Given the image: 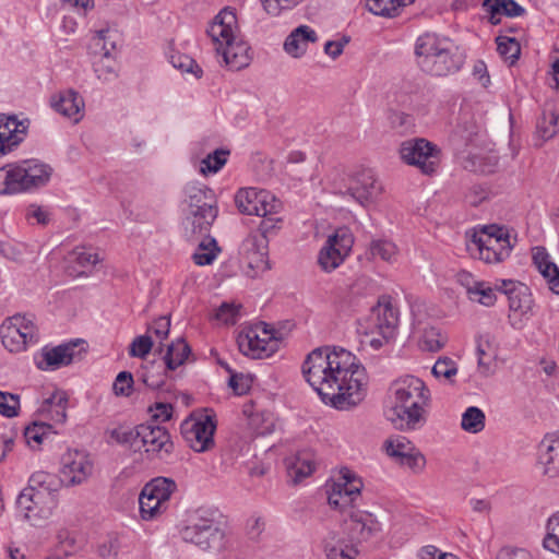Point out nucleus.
<instances>
[{
    "instance_id": "nucleus-52",
    "label": "nucleus",
    "mask_w": 559,
    "mask_h": 559,
    "mask_svg": "<svg viewBox=\"0 0 559 559\" xmlns=\"http://www.w3.org/2000/svg\"><path fill=\"white\" fill-rule=\"evenodd\" d=\"M468 297L484 306H492L496 301L493 288L484 282L474 283L473 287H468Z\"/></svg>"
},
{
    "instance_id": "nucleus-47",
    "label": "nucleus",
    "mask_w": 559,
    "mask_h": 559,
    "mask_svg": "<svg viewBox=\"0 0 559 559\" xmlns=\"http://www.w3.org/2000/svg\"><path fill=\"white\" fill-rule=\"evenodd\" d=\"M248 427L258 436H265L274 430V420L270 413L255 412L248 416Z\"/></svg>"
},
{
    "instance_id": "nucleus-8",
    "label": "nucleus",
    "mask_w": 559,
    "mask_h": 559,
    "mask_svg": "<svg viewBox=\"0 0 559 559\" xmlns=\"http://www.w3.org/2000/svg\"><path fill=\"white\" fill-rule=\"evenodd\" d=\"M382 191L371 169H359L333 183V192L366 206Z\"/></svg>"
},
{
    "instance_id": "nucleus-12",
    "label": "nucleus",
    "mask_w": 559,
    "mask_h": 559,
    "mask_svg": "<svg viewBox=\"0 0 559 559\" xmlns=\"http://www.w3.org/2000/svg\"><path fill=\"white\" fill-rule=\"evenodd\" d=\"M57 504V496H43L31 489H23L16 499L20 514L34 526H40L50 519Z\"/></svg>"
},
{
    "instance_id": "nucleus-5",
    "label": "nucleus",
    "mask_w": 559,
    "mask_h": 559,
    "mask_svg": "<svg viewBox=\"0 0 559 559\" xmlns=\"http://www.w3.org/2000/svg\"><path fill=\"white\" fill-rule=\"evenodd\" d=\"M415 51L420 68L431 75H448L457 71L463 63L462 57L452 51V44L435 34L420 36Z\"/></svg>"
},
{
    "instance_id": "nucleus-36",
    "label": "nucleus",
    "mask_w": 559,
    "mask_h": 559,
    "mask_svg": "<svg viewBox=\"0 0 559 559\" xmlns=\"http://www.w3.org/2000/svg\"><path fill=\"white\" fill-rule=\"evenodd\" d=\"M26 127L14 116H0V138L16 147L22 141Z\"/></svg>"
},
{
    "instance_id": "nucleus-19",
    "label": "nucleus",
    "mask_w": 559,
    "mask_h": 559,
    "mask_svg": "<svg viewBox=\"0 0 559 559\" xmlns=\"http://www.w3.org/2000/svg\"><path fill=\"white\" fill-rule=\"evenodd\" d=\"M144 450L159 459H164L171 453L174 443L166 428L152 425H139L138 451Z\"/></svg>"
},
{
    "instance_id": "nucleus-16",
    "label": "nucleus",
    "mask_w": 559,
    "mask_h": 559,
    "mask_svg": "<svg viewBox=\"0 0 559 559\" xmlns=\"http://www.w3.org/2000/svg\"><path fill=\"white\" fill-rule=\"evenodd\" d=\"M369 325L365 334L378 333L384 340L392 338L399 324V310L390 296H381L378 304L372 307L369 316Z\"/></svg>"
},
{
    "instance_id": "nucleus-17",
    "label": "nucleus",
    "mask_w": 559,
    "mask_h": 559,
    "mask_svg": "<svg viewBox=\"0 0 559 559\" xmlns=\"http://www.w3.org/2000/svg\"><path fill=\"white\" fill-rule=\"evenodd\" d=\"M235 203L242 214L257 216L277 214L281 207L274 195L254 188L240 189L235 195Z\"/></svg>"
},
{
    "instance_id": "nucleus-6",
    "label": "nucleus",
    "mask_w": 559,
    "mask_h": 559,
    "mask_svg": "<svg viewBox=\"0 0 559 559\" xmlns=\"http://www.w3.org/2000/svg\"><path fill=\"white\" fill-rule=\"evenodd\" d=\"M51 168L36 159L8 164L0 168V194H16L45 186Z\"/></svg>"
},
{
    "instance_id": "nucleus-11",
    "label": "nucleus",
    "mask_w": 559,
    "mask_h": 559,
    "mask_svg": "<svg viewBox=\"0 0 559 559\" xmlns=\"http://www.w3.org/2000/svg\"><path fill=\"white\" fill-rule=\"evenodd\" d=\"M354 241L355 237L348 227L336 228L319 252L318 262L321 269L325 272L337 269L352 252Z\"/></svg>"
},
{
    "instance_id": "nucleus-41",
    "label": "nucleus",
    "mask_w": 559,
    "mask_h": 559,
    "mask_svg": "<svg viewBox=\"0 0 559 559\" xmlns=\"http://www.w3.org/2000/svg\"><path fill=\"white\" fill-rule=\"evenodd\" d=\"M322 543L328 559H352L337 532L330 531Z\"/></svg>"
},
{
    "instance_id": "nucleus-45",
    "label": "nucleus",
    "mask_w": 559,
    "mask_h": 559,
    "mask_svg": "<svg viewBox=\"0 0 559 559\" xmlns=\"http://www.w3.org/2000/svg\"><path fill=\"white\" fill-rule=\"evenodd\" d=\"M485 414L476 407L471 406L462 415L461 427L469 433H478L485 428Z\"/></svg>"
},
{
    "instance_id": "nucleus-1",
    "label": "nucleus",
    "mask_w": 559,
    "mask_h": 559,
    "mask_svg": "<svg viewBox=\"0 0 559 559\" xmlns=\"http://www.w3.org/2000/svg\"><path fill=\"white\" fill-rule=\"evenodd\" d=\"M302 373L321 400L336 409H352L367 395L365 367L342 347L313 349L302 364Z\"/></svg>"
},
{
    "instance_id": "nucleus-50",
    "label": "nucleus",
    "mask_w": 559,
    "mask_h": 559,
    "mask_svg": "<svg viewBox=\"0 0 559 559\" xmlns=\"http://www.w3.org/2000/svg\"><path fill=\"white\" fill-rule=\"evenodd\" d=\"M447 338L436 328H427L424 330L419 341L423 350L438 352L445 345Z\"/></svg>"
},
{
    "instance_id": "nucleus-56",
    "label": "nucleus",
    "mask_w": 559,
    "mask_h": 559,
    "mask_svg": "<svg viewBox=\"0 0 559 559\" xmlns=\"http://www.w3.org/2000/svg\"><path fill=\"white\" fill-rule=\"evenodd\" d=\"M111 438L121 444H128L134 451H138L139 426L135 428L119 427L111 431Z\"/></svg>"
},
{
    "instance_id": "nucleus-43",
    "label": "nucleus",
    "mask_w": 559,
    "mask_h": 559,
    "mask_svg": "<svg viewBox=\"0 0 559 559\" xmlns=\"http://www.w3.org/2000/svg\"><path fill=\"white\" fill-rule=\"evenodd\" d=\"M142 489L139 497L141 518L145 521H151L166 512L168 506L155 499L153 496L150 498Z\"/></svg>"
},
{
    "instance_id": "nucleus-51",
    "label": "nucleus",
    "mask_w": 559,
    "mask_h": 559,
    "mask_svg": "<svg viewBox=\"0 0 559 559\" xmlns=\"http://www.w3.org/2000/svg\"><path fill=\"white\" fill-rule=\"evenodd\" d=\"M496 41L497 50L506 61H510L512 64L519 59L521 47L514 38L498 36Z\"/></svg>"
},
{
    "instance_id": "nucleus-27",
    "label": "nucleus",
    "mask_w": 559,
    "mask_h": 559,
    "mask_svg": "<svg viewBox=\"0 0 559 559\" xmlns=\"http://www.w3.org/2000/svg\"><path fill=\"white\" fill-rule=\"evenodd\" d=\"M52 107L64 117L79 122L83 117L84 100L75 91L69 90L59 94Z\"/></svg>"
},
{
    "instance_id": "nucleus-44",
    "label": "nucleus",
    "mask_w": 559,
    "mask_h": 559,
    "mask_svg": "<svg viewBox=\"0 0 559 559\" xmlns=\"http://www.w3.org/2000/svg\"><path fill=\"white\" fill-rule=\"evenodd\" d=\"M369 253L372 259H381L388 263H394L397 260L399 249L390 240H373L369 246Z\"/></svg>"
},
{
    "instance_id": "nucleus-64",
    "label": "nucleus",
    "mask_w": 559,
    "mask_h": 559,
    "mask_svg": "<svg viewBox=\"0 0 559 559\" xmlns=\"http://www.w3.org/2000/svg\"><path fill=\"white\" fill-rule=\"evenodd\" d=\"M170 329V319L168 317H159L147 329L157 338L165 340L168 336Z\"/></svg>"
},
{
    "instance_id": "nucleus-58",
    "label": "nucleus",
    "mask_w": 559,
    "mask_h": 559,
    "mask_svg": "<svg viewBox=\"0 0 559 559\" xmlns=\"http://www.w3.org/2000/svg\"><path fill=\"white\" fill-rule=\"evenodd\" d=\"M153 347V340L150 335L136 336L129 348V355L132 357H145Z\"/></svg>"
},
{
    "instance_id": "nucleus-42",
    "label": "nucleus",
    "mask_w": 559,
    "mask_h": 559,
    "mask_svg": "<svg viewBox=\"0 0 559 559\" xmlns=\"http://www.w3.org/2000/svg\"><path fill=\"white\" fill-rule=\"evenodd\" d=\"M415 0H367V7L376 15L392 17L401 7L408 5Z\"/></svg>"
},
{
    "instance_id": "nucleus-21",
    "label": "nucleus",
    "mask_w": 559,
    "mask_h": 559,
    "mask_svg": "<svg viewBox=\"0 0 559 559\" xmlns=\"http://www.w3.org/2000/svg\"><path fill=\"white\" fill-rule=\"evenodd\" d=\"M361 488L362 483L354 473L347 468L342 469L338 481L332 486V491L328 498L329 504L334 508L344 509L350 506L360 495Z\"/></svg>"
},
{
    "instance_id": "nucleus-35",
    "label": "nucleus",
    "mask_w": 559,
    "mask_h": 559,
    "mask_svg": "<svg viewBox=\"0 0 559 559\" xmlns=\"http://www.w3.org/2000/svg\"><path fill=\"white\" fill-rule=\"evenodd\" d=\"M93 68L97 78L103 81H112L118 76L117 62L114 53L93 50Z\"/></svg>"
},
{
    "instance_id": "nucleus-24",
    "label": "nucleus",
    "mask_w": 559,
    "mask_h": 559,
    "mask_svg": "<svg viewBox=\"0 0 559 559\" xmlns=\"http://www.w3.org/2000/svg\"><path fill=\"white\" fill-rule=\"evenodd\" d=\"M495 288L508 297L511 311L523 314L531 309L532 295L527 285L512 280H500Z\"/></svg>"
},
{
    "instance_id": "nucleus-31",
    "label": "nucleus",
    "mask_w": 559,
    "mask_h": 559,
    "mask_svg": "<svg viewBox=\"0 0 559 559\" xmlns=\"http://www.w3.org/2000/svg\"><path fill=\"white\" fill-rule=\"evenodd\" d=\"M289 476L295 483L301 481L314 471V454L311 451H300L287 460L286 463Z\"/></svg>"
},
{
    "instance_id": "nucleus-39",
    "label": "nucleus",
    "mask_w": 559,
    "mask_h": 559,
    "mask_svg": "<svg viewBox=\"0 0 559 559\" xmlns=\"http://www.w3.org/2000/svg\"><path fill=\"white\" fill-rule=\"evenodd\" d=\"M191 348L183 338H177L167 346V352L163 361L167 370H176L179 366L183 365Z\"/></svg>"
},
{
    "instance_id": "nucleus-32",
    "label": "nucleus",
    "mask_w": 559,
    "mask_h": 559,
    "mask_svg": "<svg viewBox=\"0 0 559 559\" xmlns=\"http://www.w3.org/2000/svg\"><path fill=\"white\" fill-rule=\"evenodd\" d=\"M62 484L61 477L38 471L29 477L28 486L25 489H31L32 492H39L43 496H56Z\"/></svg>"
},
{
    "instance_id": "nucleus-18",
    "label": "nucleus",
    "mask_w": 559,
    "mask_h": 559,
    "mask_svg": "<svg viewBox=\"0 0 559 559\" xmlns=\"http://www.w3.org/2000/svg\"><path fill=\"white\" fill-rule=\"evenodd\" d=\"M93 467L85 451L69 450L61 457L60 477L68 487L81 485L92 475Z\"/></svg>"
},
{
    "instance_id": "nucleus-40",
    "label": "nucleus",
    "mask_w": 559,
    "mask_h": 559,
    "mask_svg": "<svg viewBox=\"0 0 559 559\" xmlns=\"http://www.w3.org/2000/svg\"><path fill=\"white\" fill-rule=\"evenodd\" d=\"M484 5L488 9L490 21L493 24L499 22L497 15L501 13L511 17L520 16L524 13V9L514 0H486Z\"/></svg>"
},
{
    "instance_id": "nucleus-63",
    "label": "nucleus",
    "mask_w": 559,
    "mask_h": 559,
    "mask_svg": "<svg viewBox=\"0 0 559 559\" xmlns=\"http://www.w3.org/2000/svg\"><path fill=\"white\" fill-rule=\"evenodd\" d=\"M267 14L277 16L284 10H289L297 5L298 0H261Z\"/></svg>"
},
{
    "instance_id": "nucleus-55",
    "label": "nucleus",
    "mask_w": 559,
    "mask_h": 559,
    "mask_svg": "<svg viewBox=\"0 0 559 559\" xmlns=\"http://www.w3.org/2000/svg\"><path fill=\"white\" fill-rule=\"evenodd\" d=\"M431 372L437 379L443 378L452 382L453 378L457 373V366L451 358L440 357L433 365Z\"/></svg>"
},
{
    "instance_id": "nucleus-30",
    "label": "nucleus",
    "mask_w": 559,
    "mask_h": 559,
    "mask_svg": "<svg viewBox=\"0 0 559 559\" xmlns=\"http://www.w3.org/2000/svg\"><path fill=\"white\" fill-rule=\"evenodd\" d=\"M533 261L544 277L548 278L550 288L559 294V269L550 261V257L544 247L533 248Z\"/></svg>"
},
{
    "instance_id": "nucleus-49",
    "label": "nucleus",
    "mask_w": 559,
    "mask_h": 559,
    "mask_svg": "<svg viewBox=\"0 0 559 559\" xmlns=\"http://www.w3.org/2000/svg\"><path fill=\"white\" fill-rule=\"evenodd\" d=\"M546 530L547 534L543 540L545 549L559 555V511L548 519Z\"/></svg>"
},
{
    "instance_id": "nucleus-9",
    "label": "nucleus",
    "mask_w": 559,
    "mask_h": 559,
    "mask_svg": "<svg viewBox=\"0 0 559 559\" xmlns=\"http://www.w3.org/2000/svg\"><path fill=\"white\" fill-rule=\"evenodd\" d=\"M399 153L405 164L419 168L425 175L436 173L440 162V151L437 145L423 138L402 142Z\"/></svg>"
},
{
    "instance_id": "nucleus-60",
    "label": "nucleus",
    "mask_w": 559,
    "mask_h": 559,
    "mask_svg": "<svg viewBox=\"0 0 559 559\" xmlns=\"http://www.w3.org/2000/svg\"><path fill=\"white\" fill-rule=\"evenodd\" d=\"M240 306L223 302L215 312V319L224 324H234L237 320Z\"/></svg>"
},
{
    "instance_id": "nucleus-26",
    "label": "nucleus",
    "mask_w": 559,
    "mask_h": 559,
    "mask_svg": "<svg viewBox=\"0 0 559 559\" xmlns=\"http://www.w3.org/2000/svg\"><path fill=\"white\" fill-rule=\"evenodd\" d=\"M218 214L217 207H206L199 212H188L185 219V235L190 241L210 236V229Z\"/></svg>"
},
{
    "instance_id": "nucleus-62",
    "label": "nucleus",
    "mask_w": 559,
    "mask_h": 559,
    "mask_svg": "<svg viewBox=\"0 0 559 559\" xmlns=\"http://www.w3.org/2000/svg\"><path fill=\"white\" fill-rule=\"evenodd\" d=\"M171 63L175 68L180 69L181 71H185V72H191L197 78H200L202 74V70L199 67V64H197L195 61L188 56H183V55L171 56Z\"/></svg>"
},
{
    "instance_id": "nucleus-59",
    "label": "nucleus",
    "mask_w": 559,
    "mask_h": 559,
    "mask_svg": "<svg viewBox=\"0 0 559 559\" xmlns=\"http://www.w3.org/2000/svg\"><path fill=\"white\" fill-rule=\"evenodd\" d=\"M20 399L17 395L0 391V414L7 417L17 415Z\"/></svg>"
},
{
    "instance_id": "nucleus-61",
    "label": "nucleus",
    "mask_w": 559,
    "mask_h": 559,
    "mask_svg": "<svg viewBox=\"0 0 559 559\" xmlns=\"http://www.w3.org/2000/svg\"><path fill=\"white\" fill-rule=\"evenodd\" d=\"M490 344L488 341L478 343L477 355H478V367L480 372L488 376L491 372V361L493 355L489 353Z\"/></svg>"
},
{
    "instance_id": "nucleus-33",
    "label": "nucleus",
    "mask_w": 559,
    "mask_h": 559,
    "mask_svg": "<svg viewBox=\"0 0 559 559\" xmlns=\"http://www.w3.org/2000/svg\"><path fill=\"white\" fill-rule=\"evenodd\" d=\"M166 369L164 361H150L138 371V378L147 388L157 390L165 383Z\"/></svg>"
},
{
    "instance_id": "nucleus-3",
    "label": "nucleus",
    "mask_w": 559,
    "mask_h": 559,
    "mask_svg": "<svg viewBox=\"0 0 559 559\" xmlns=\"http://www.w3.org/2000/svg\"><path fill=\"white\" fill-rule=\"evenodd\" d=\"M215 50L222 55L224 63L231 70L247 67L251 60L249 46L239 38V27L235 11L226 7L218 12L207 27Z\"/></svg>"
},
{
    "instance_id": "nucleus-2",
    "label": "nucleus",
    "mask_w": 559,
    "mask_h": 559,
    "mask_svg": "<svg viewBox=\"0 0 559 559\" xmlns=\"http://www.w3.org/2000/svg\"><path fill=\"white\" fill-rule=\"evenodd\" d=\"M393 403L386 418L399 430L417 429L424 421V408L429 401V390L414 376L397 379L391 385Z\"/></svg>"
},
{
    "instance_id": "nucleus-38",
    "label": "nucleus",
    "mask_w": 559,
    "mask_h": 559,
    "mask_svg": "<svg viewBox=\"0 0 559 559\" xmlns=\"http://www.w3.org/2000/svg\"><path fill=\"white\" fill-rule=\"evenodd\" d=\"M192 260L197 265H210L214 262L221 249L216 240L211 236L200 237Z\"/></svg>"
},
{
    "instance_id": "nucleus-7",
    "label": "nucleus",
    "mask_w": 559,
    "mask_h": 559,
    "mask_svg": "<svg viewBox=\"0 0 559 559\" xmlns=\"http://www.w3.org/2000/svg\"><path fill=\"white\" fill-rule=\"evenodd\" d=\"M472 242L479 259L489 264L504 261L513 248L508 228L498 225L484 226L474 234Z\"/></svg>"
},
{
    "instance_id": "nucleus-14",
    "label": "nucleus",
    "mask_w": 559,
    "mask_h": 559,
    "mask_svg": "<svg viewBox=\"0 0 559 559\" xmlns=\"http://www.w3.org/2000/svg\"><path fill=\"white\" fill-rule=\"evenodd\" d=\"M240 255L245 273L255 278L270 269L267 259V238L263 234H249L240 246Z\"/></svg>"
},
{
    "instance_id": "nucleus-29",
    "label": "nucleus",
    "mask_w": 559,
    "mask_h": 559,
    "mask_svg": "<svg viewBox=\"0 0 559 559\" xmlns=\"http://www.w3.org/2000/svg\"><path fill=\"white\" fill-rule=\"evenodd\" d=\"M189 212H199L203 209L216 207V200L213 191L205 185L189 183L186 187Z\"/></svg>"
},
{
    "instance_id": "nucleus-22",
    "label": "nucleus",
    "mask_w": 559,
    "mask_h": 559,
    "mask_svg": "<svg viewBox=\"0 0 559 559\" xmlns=\"http://www.w3.org/2000/svg\"><path fill=\"white\" fill-rule=\"evenodd\" d=\"M537 467L549 478L559 476V430L547 433L537 445Z\"/></svg>"
},
{
    "instance_id": "nucleus-20",
    "label": "nucleus",
    "mask_w": 559,
    "mask_h": 559,
    "mask_svg": "<svg viewBox=\"0 0 559 559\" xmlns=\"http://www.w3.org/2000/svg\"><path fill=\"white\" fill-rule=\"evenodd\" d=\"M215 429L214 416L202 415L198 419L186 421L182 435L191 449L195 452H205L214 445Z\"/></svg>"
},
{
    "instance_id": "nucleus-4",
    "label": "nucleus",
    "mask_w": 559,
    "mask_h": 559,
    "mask_svg": "<svg viewBox=\"0 0 559 559\" xmlns=\"http://www.w3.org/2000/svg\"><path fill=\"white\" fill-rule=\"evenodd\" d=\"M226 535V522L218 510L199 508L193 511L187 524L180 530L186 543H191L202 550L221 549Z\"/></svg>"
},
{
    "instance_id": "nucleus-48",
    "label": "nucleus",
    "mask_w": 559,
    "mask_h": 559,
    "mask_svg": "<svg viewBox=\"0 0 559 559\" xmlns=\"http://www.w3.org/2000/svg\"><path fill=\"white\" fill-rule=\"evenodd\" d=\"M558 115L550 110L544 111L537 121L536 133L543 140L547 141L554 138L557 133Z\"/></svg>"
},
{
    "instance_id": "nucleus-23",
    "label": "nucleus",
    "mask_w": 559,
    "mask_h": 559,
    "mask_svg": "<svg viewBox=\"0 0 559 559\" xmlns=\"http://www.w3.org/2000/svg\"><path fill=\"white\" fill-rule=\"evenodd\" d=\"M344 526L353 543L367 542L380 531L376 518L364 511L350 512L349 518L344 521Z\"/></svg>"
},
{
    "instance_id": "nucleus-15",
    "label": "nucleus",
    "mask_w": 559,
    "mask_h": 559,
    "mask_svg": "<svg viewBox=\"0 0 559 559\" xmlns=\"http://www.w3.org/2000/svg\"><path fill=\"white\" fill-rule=\"evenodd\" d=\"M240 352L252 358L269 357L276 347V340L267 330L265 323L241 331L237 337Z\"/></svg>"
},
{
    "instance_id": "nucleus-28",
    "label": "nucleus",
    "mask_w": 559,
    "mask_h": 559,
    "mask_svg": "<svg viewBox=\"0 0 559 559\" xmlns=\"http://www.w3.org/2000/svg\"><path fill=\"white\" fill-rule=\"evenodd\" d=\"M317 39L318 36L311 27L300 25L287 36L284 49L292 57L299 58L306 52L308 44L314 43Z\"/></svg>"
},
{
    "instance_id": "nucleus-53",
    "label": "nucleus",
    "mask_w": 559,
    "mask_h": 559,
    "mask_svg": "<svg viewBox=\"0 0 559 559\" xmlns=\"http://www.w3.org/2000/svg\"><path fill=\"white\" fill-rule=\"evenodd\" d=\"M92 48L98 52H106L107 50L114 53L116 50V34L110 29L97 31L92 39Z\"/></svg>"
},
{
    "instance_id": "nucleus-54",
    "label": "nucleus",
    "mask_w": 559,
    "mask_h": 559,
    "mask_svg": "<svg viewBox=\"0 0 559 559\" xmlns=\"http://www.w3.org/2000/svg\"><path fill=\"white\" fill-rule=\"evenodd\" d=\"M228 151L218 148L213 153L209 154L201 162V171L203 174L209 173H217L227 162Z\"/></svg>"
},
{
    "instance_id": "nucleus-25",
    "label": "nucleus",
    "mask_w": 559,
    "mask_h": 559,
    "mask_svg": "<svg viewBox=\"0 0 559 559\" xmlns=\"http://www.w3.org/2000/svg\"><path fill=\"white\" fill-rule=\"evenodd\" d=\"M82 343V341H76L61 344L53 348H45L41 353V359L36 362L37 367L43 370H55L70 365L80 356L75 348Z\"/></svg>"
},
{
    "instance_id": "nucleus-10",
    "label": "nucleus",
    "mask_w": 559,
    "mask_h": 559,
    "mask_svg": "<svg viewBox=\"0 0 559 559\" xmlns=\"http://www.w3.org/2000/svg\"><path fill=\"white\" fill-rule=\"evenodd\" d=\"M0 335L3 346L12 353L22 352L38 341L33 319L21 314L7 319L0 328Z\"/></svg>"
},
{
    "instance_id": "nucleus-57",
    "label": "nucleus",
    "mask_w": 559,
    "mask_h": 559,
    "mask_svg": "<svg viewBox=\"0 0 559 559\" xmlns=\"http://www.w3.org/2000/svg\"><path fill=\"white\" fill-rule=\"evenodd\" d=\"M134 380L129 371H121L117 374L114 383L112 391L117 396H130L133 392Z\"/></svg>"
},
{
    "instance_id": "nucleus-37",
    "label": "nucleus",
    "mask_w": 559,
    "mask_h": 559,
    "mask_svg": "<svg viewBox=\"0 0 559 559\" xmlns=\"http://www.w3.org/2000/svg\"><path fill=\"white\" fill-rule=\"evenodd\" d=\"M177 485L175 480L167 477H156L148 481L143 490L147 497H154L164 504L168 506L171 495L176 491Z\"/></svg>"
},
{
    "instance_id": "nucleus-46",
    "label": "nucleus",
    "mask_w": 559,
    "mask_h": 559,
    "mask_svg": "<svg viewBox=\"0 0 559 559\" xmlns=\"http://www.w3.org/2000/svg\"><path fill=\"white\" fill-rule=\"evenodd\" d=\"M51 425L46 423H33L24 430V438L26 443L33 448L38 449L45 439L51 433Z\"/></svg>"
},
{
    "instance_id": "nucleus-13",
    "label": "nucleus",
    "mask_w": 559,
    "mask_h": 559,
    "mask_svg": "<svg viewBox=\"0 0 559 559\" xmlns=\"http://www.w3.org/2000/svg\"><path fill=\"white\" fill-rule=\"evenodd\" d=\"M384 450L401 467L409 469L418 475L426 468V457L421 451L406 437L393 436L384 441Z\"/></svg>"
},
{
    "instance_id": "nucleus-34",
    "label": "nucleus",
    "mask_w": 559,
    "mask_h": 559,
    "mask_svg": "<svg viewBox=\"0 0 559 559\" xmlns=\"http://www.w3.org/2000/svg\"><path fill=\"white\" fill-rule=\"evenodd\" d=\"M68 397L63 392H56L45 400L40 408L43 414L56 424H64L67 420Z\"/></svg>"
}]
</instances>
